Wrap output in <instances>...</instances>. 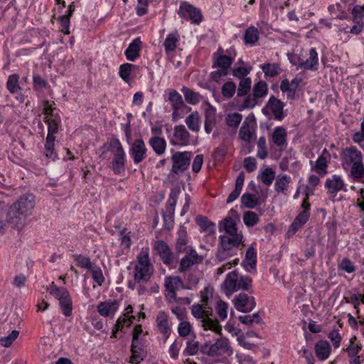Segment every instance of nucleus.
Wrapping results in <instances>:
<instances>
[{
    "mask_svg": "<svg viewBox=\"0 0 364 364\" xmlns=\"http://www.w3.org/2000/svg\"><path fill=\"white\" fill-rule=\"evenodd\" d=\"M213 289L205 287L200 294L202 304H194L191 306L192 315L199 320L204 330H210L221 335L222 326L218 319L213 318V309L209 304V299L213 296Z\"/></svg>",
    "mask_w": 364,
    "mask_h": 364,
    "instance_id": "obj_1",
    "label": "nucleus"
},
{
    "mask_svg": "<svg viewBox=\"0 0 364 364\" xmlns=\"http://www.w3.org/2000/svg\"><path fill=\"white\" fill-rule=\"evenodd\" d=\"M340 156L343 168L345 170L350 168L348 176L355 182H363L364 164L361 151L351 146L343 149Z\"/></svg>",
    "mask_w": 364,
    "mask_h": 364,
    "instance_id": "obj_2",
    "label": "nucleus"
},
{
    "mask_svg": "<svg viewBox=\"0 0 364 364\" xmlns=\"http://www.w3.org/2000/svg\"><path fill=\"white\" fill-rule=\"evenodd\" d=\"M34 208V196L31 194L22 196L11 205L7 213V222L13 227L21 228L26 218Z\"/></svg>",
    "mask_w": 364,
    "mask_h": 364,
    "instance_id": "obj_3",
    "label": "nucleus"
},
{
    "mask_svg": "<svg viewBox=\"0 0 364 364\" xmlns=\"http://www.w3.org/2000/svg\"><path fill=\"white\" fill-rule=\"evenodd\" d=\"M152 273L149 250L143 248L137 256V264L134 267V281L137 283H146L150 279Z\"/></svg>",
    "mask_w": 364,
    "mask_h": 364,
    "instance_id": "obj_4",
    "label": "nucleus"
},
{
    "mask_svg": "<svg viewBox=\"0 0 364 364\" xmlns=\"http://www.w3.org/2000/svg\"><path fill=\"white\" fill-rule=\"evenodd\" d=\"M203 353L209 356L230 355L232 350L226 338L220 337L214 343H206L202 348Z\"/></svg>",
    "mask_w": 364,
    "mask_h": 364,
    "instance_id": "obj_5",
    "label": "nucleus"
},
{
    "mask_svg": "<svg viewBox=\"0 0 364 364\" xmlns=\"http://www.w3.org/2000/svg\"><path fill=\"white\" fill-rule=\"evenodd\" d=\"M192 153L190 151H176L171 156L173 166L171 171L179 174L185 171L189 166Z\"/></svg>",
    "mask_w": 364,
    "mask_h": 364,
    "instance_id": "obj_6",
    "label": "nucleus"
},
{
    "mask_svg": "<svg viewBox=\"0 0 364 364\" xmlns=\"http://www.w3.org/2000/svg\"><path fill=\"white\" fill-rule=\"evenodd\" d=\"M284 103L280 100L272 95L269 99L265 107L262 108V112L264 115L269 116V111H271L275 119L282 121L285 116L284 113Z\"/></svg>",
    "mask_w": 364,
    "mask_h": 364,
    "instance_id": "obj_7",
    "label": "nucleus"
},
{
    "mask_svg": "<svg viewBox=\"0 0 364 364\" xmlns=\"http://www.w3.org/2000/svg\"><path fill=\"white\" fill-rule=\"evenodd\" d=\"M164 287L167 292L166 294V299L169 303L173 302V300L177 299L176 291L180 288H184L183 281L178 276L166 277Z\"/></svg>",
    "mask_w": 364,
    "mask_h": 364,
    "instance_id": "obj_8",
    "label": "nucleus"
},
{
    "mask_svg": "<svg viewBox=\"0 0 364 364\" xmlns=\"http://www.w3.org/2000/svg\"><path fill=\"white\" fill-rule=\"evenodd\" d=\"M178 14L181 18L189 20L195 24H199L203 19L200 10L187 2L181 4Z\"/></svg>",
    "mask_w": 364,
    "mask_h": 364,
    "instance_id": "obj_9",
    "label": "nucleus"
},
{
    "mask_svg": "<svg viewBox=\"0 0 364 364\" xmlns=\"http://www.w3.org/2000/svg\"><path fill=\"white\" fill-rule=\"evenodd\" d=\"M235 309L241 312L248 313L252 311L256 306L255 299L245 293H240L233 299Z\"/></svg>",
    "mask_w": 364,
    "mask_h": 364,
    "instance_id": "obj_10",
    "label": "nucleus"
},
{
    "mask_svg": "<svg viewBox=\"0 0 364 364\" xmlns=\"http://www.w3.org/2000/svg\"><path fill=\"white\" fill-rule=\"evenodd\" d=\"M147 148L141 138L135 139L129 148V154L135 164H138L147 156Z\"/></svg>",
    "mask_w": 364,
    "mask_h": 364,
    "instance_id": "obj_11",
    "label": "nucleus"
},
{
    "mask_svg": "<svg viewBox=\"0 0 364 364\" xmlns=\"http://www.w3.org/2000/svg\"><path fill=\"white\" fill-rule=\"evenodd\" d=\"M242 234L232 235L222 234L219 236V243L224 251H228L234 247H238L242 242Z\"/></svg>",
    "mask_w": 364,
    "mask_h": 364,
    "instance_id": "obj_12",
    "label": "nucleus"
},
{
    "mask_svg": "<svg viewBox=\"0 0 364 364\" xmlns=\"http://www.w3.org/2000/svg\"><path fill=\"white\" fill-rule=\"evenodd\" d=\"M325 188L329 194L336 196L341 191H346V184L342 177L339 175L334 174L331 178H328L325 182Z\"/></svg>",
    "mask_w": 364,
    "mask_h": 364,
    "instance_id": "obj_13",
    "label": "nucleus"
},
{
    "mask_svg": "<svg viewBox=\"0 0 364 364\" xmlns=\"http://www.w3.org/2000/svg\"><path fill=\"white\" fill-rule=\"evenodd\" d=\"M238 276L239 274L235 270L226 275L225 279L221 284V289L226 296H230L237 291Z\"/></svg>",
    "mask_w": 364,
    "mask_h": 364,
    "instance_id": "obj_14",
    "label": "nucleus"
},
{
    "mask_svg": "<svg viewBox=\"0 0 364 364\" xmlns=\"http://www.w3.org/2000/svg\"><path fill=\"white\" fill-rule=\"evenodd\" d=\"M202 259L195 250L190 248L185 257L181 259L178 270L180 272H184L193 265L200 262Z\"/></svg>",
    "mask_w": 364,
    "mask_h": 364,
    "instance_id": "obj_15",
    "label": "nucleus"
},
{
    "mask_svg": "<svg viewBox=\"0 0 364 364\" xmlns=\"http://www.w3.org/2000/svg\"><path fill=\"white\" fill-rule=\"evenodd\" d=\"M119 306V301L117 300H108L100 302L97 310L100 316L104 317L113 316Z\"/></svg>",
    "mask_w": 364,
    "mask_h": 364,
    "instance_id": "obj_16",
    "label": "nucleus"
},
{
    "mask_svg": "<svg viewBox=\"0 0 364 364\" xmlns=\"http://www.w3.org/2000/svg\"><path fill=\"white\" fill-rule=\"evenodd\" d=\"M301 79L298 77L294 78L291 82L288 79H284L281 82L280 90L282 92H286L289 100L295 98L296 90L299 87Z\"/></svg>",
    "mask_w": 364,
    "mask_h": 364,
    "instance_id": "obj_17",
    "label": "nucleus"
},
{
    "mask_svg": "<svg viewBox=\"0 0 364 364\" xmlns=\"http://www.w3.org/2000/svg\"><path fill=\"white\" fill-rule=\"evenodd\" d=\"M218 229L220 232H223V234H228L230 236L242 234V232L239 231L237 228L235 220L230 216L225 217L219 223Z\"/></svg>",
    "mask_w": 364,
    "mask_h": 364,
    "instance_id": "obj_18",
    "label": "nucleus"
},
{
    "mask_svg": "<svg viewBox=\"0 0 364 364\" xmlns=\"http://www.w3.org/2000/svg\"><path fill=\"white\" fill-rule=\"evenodd\" d=\"M154 250L159 255L161 260L166 264H171L173 261V254L168 245L162 241L159 240L154 244Z\"/></svg>",
    "mask_w": 364,
    "mask_h": 364,
    "instance_id": "obj_19",
    "label": "nucleus"
},
{
    "mask_svg": "<svg viewBox=\"0 0 364 364\" xmlns=\"http://www.w3.org/2000/svg\"><path fill=\"white\" fill-rule=\"evenodd\" d=\"M318 65V53L314 48L309 50V57L306 60H299V67L309 70H316Z\"/></svg>",
    "mask_w": 364,
    "mask_h": 364,
    "instance_id": "obj_20",
    "label": "nucleus"
},
{
    "mask_svg": "<svg viewBox=\"0 0 364 364\" xmlns=\"http://www.w3.org/2000/svg\"><path fill=\"white\" fill-rule=\"evenodd\" d=\"M178 237L176 242V248L178 253L188 251L190 246L188 245L187 232L184 226H181L177 232Z\"/></svg>",
    "mask_w": 364,
    "mask_h": 364,
    "instance_id": "obj_21",
    "label": "nucleus"
},
{
    "mask_svg": "<svg viewBox=\"0 0 364 364\" xmlns=\"http://www.w3.org/2000/svg\"><path fill=\"white\" fill-rule=\"evenodd\" d=\"M287 132L282 127H277L272 135L273 143L278 147H283L287 145Z\"/></svg>",
    "mask_w": 364,
    "mask_h": 364,
    "instance_id": "obj_22",
    "label": "nucleus"
},
{
    "mask_svg": "<svg viewBox=\"0 0 364 364\" xmlns=\"http://www.w3.org/2000/svg\"><path fill=\"white\" fill-rule=\"evenodd\" d=\"M141 41L139 38L134 39L126 49L124 53L127 60L134 61L139 56Z\"/></svg>",
    "mask_w": 364,
    "mask_h": 364,
    "instance_id": "obj_23",
    "label": "nucleus"
},
{
    "mask_svg": "<svg viewBox=\"0 0 364 364\" xmlns=\"http://www.w3.org/2000/svg\"><path fill=\"white\" fill-rule=\"evenodd\" d=\"M196 223L200 230L205 232L208 235H215V225L210 221L207 217L198 215L196 219Z\"/></svg>",
    "mask_w": 364,
    "mask_h": 364,
    "instance_id": "obj_24",
    "label": "nucleus"
},
{
    "mask_svg": "<svg viewBox=\"0 0 364 364\" xmlns=\"http://www.w3.org/2000/svg\"><path fill=\"white\" fill-rule=\"evenodd\" d=\"M130 363L132 364L140 363L145 357L144 349L139 342L132 341Z\"/></svg>",
    "mask_w": 364,
    "mask_h": 364,
    "instance_id": "obj_25",
    "label": "nucleus"
},
{
    "mask_svg": "<svg viewBox=\"0 0 364 364\" xmlns=\"http://www.w3.org/2000/svg\"><path fill=\"white\" fill-rule=\"evenodd\" d=\"M347 296L343 297V299L346 303L351 304L353 306V308L356 310V314L359 315L360 309L359 306L360 304L361 301V294L359 293L358 289H353L347 291ZM360 318V316H358Z\"/></svg>",
    "mask_w": 364,
    "mask_h": 364,
    "instance_id": "obj_26",
    "label": "nucleus"
},
{
    "mask_svg": "<svg viewBox=\"0 0 364 364\" xmlns=\"http://www.w3.org/2000/svg\"><path fill=\"white\" fill-rule=\"evenodd\" d=\"M112 168L115 174H119L125 170V152L114 153Z\"/></svg>",
    "mask_w": 364,
    "mask_h": 364,
    "instance_id": "obj_27",
    "label": "nucleus"
},
{
    "mask_svg": "<svg viewBox=\"0 0 364 364\" xmlns=\"http://www.w3.org/2000/svg\"><path fill=\"white\" fill-rule=\"evenodd\" d=\"M174 137L179 141L178 144L186 146L190 143V134L184 125H178L173 129Z\"/></svg>",
    "mask_w": 364,
    "mask_h": 364,
    "instance_id": "obj_28",
    "label": "nucleus"
},
{
    "mask_svg": "<svg viewBox=\"0 0 364 364\" xmlns=\"http://www.w3.org/2000/svg\"><path fill=\"white\" fill-rule=\"evenodd\" d=\"M245 181V173L243 171L240 172L237 176L235 181V189L230 193L228 197L227 203H230L235 201L240 196L241 191L242 189V186Z\"/></svg>",
    "mask_w": 364,
    "mask_h": 364,
    "instance_id": "obj_29",
    "label": "nucleus"
},
{
    "mask_svg": "<svg viewBox=\"0 0 364 364\" xmlns=\"http://www.w3.org/2000/svg\"><path fill=\"white\" fill-rule=\"evenodd\" d=\"M291 181V178L287 174L281 173L277 175L274 183V190L277 193L286 194L288 186Z\"/></svg>",
    "mask_w": 364,
    "mask_h": 364,
    "instance_id": "obj_30",
    "label": "nucleus"
},
{
    "mask_svg": "<svg viewBox=\"0 0 364 364\" xmlns=\"http://www.w3.org/2000/svg\"><path fill=\"white\" fill-rule=\"evenodd\" d=\"M315 352L317 358L321 360H326L331 353L329 343L326 341H319L315 345Z\"/></svg>",
    "mask_w": 364,
    "mask_h": 364,
    "instance_id": "obj_31",
    "label": "nucleus"
},
{
    "mask_svg": "<svg viewBox=\"0 0 364 364\" xmlns=\"http://www.w3.org/2000/svg\"><path fill=\"white\" fill-rule=\"evenodd\" d=\"M301 208L303 210L298 214L294 220L302 226L306 223L310 216V203L308 202V196L303 200Z\"/></svg>",
    "mask_w": 364,
    "mask_h": 364,
    "instance_id": "obj_32",
    "label": "nucleus"
},
{
    "mask_svg": "<svg viewBox=\"0 0 364 364\" xmlns=\"http://www.w3.org/2000/svg\"><path fill=\"white\" fill-rule=\"evenodd\" d=\"M156 325L159 331L162 334L169 335L171 329L168 323V317L164 311H160L156 317Z\"/></svg>",
    "mask_w": 364,
    "mask_h": 364,
    "instance_id": "obj_33",
    "label": "nucleus"
},
{
    "mask_svg": "<svg viewBox=\"0 0 364 364\" xmlns=\"http://www.w3.org/2000/svg\"><path fill=\"white\" fill-rule=\"evenodd\" d=\"M172 120L173 122H176L179 119L183 118L185 114L191 111V107L187 106L183 101L180 104L172 107Z\"/></svg>",
    "mask_w": 364,
    "mask_h": 364,
    "instance_id": "obj_34",
    "label": "nucleus"
},
{
    "mask_svg": "<svg viewBox=\"0 0 364 364\" xmlns=\"http://www.w3.org/2000/svg\"><path fill=\"white\" fill-rule=\"evenodd\" d=\"M149 143L157 155H161L165 152L166 142L164 138L153 136L150 138Z\"/></svg>",
    "mask_w": 364,
    "mask_h": 364,
    "instance_id": "obj_35",
    "label": "nucleus"
},
{
    "mask_svg": "<svg viewBox=\"0 0 364 364\" xmlns=\"http://www.w3.org/2000/svg\"><path fill=\"white\" fill-rule=\"evenodd\" d=\"M244 43L246 45H254L259 40V31L255 26L248 27L244 34Z\"/></svg>",
    "mask_w": 364,
    "mask_h": 364,
    "instance_id": "obj_36",
    "label": "nucleus"
},
{
    "mask_svg": "<svg viewBox=\"0 0 364 364\" xmlns=\"http://www.w3.org/2000/svg\"><path fill=\"white\" fill-rule=\"evenodd\" d=\"M241 203L245 207L250 209H253L260 204L258 197L249 193H245L242 196Z\"/></svg>",
    "mask_w": 364,
    "mask_h": 364,
    "instance_id": "obj_37",
    "label": "nucleus"
},
{
    "mask_svg": "<svg viewBox=\"0 0 364 364\" xmlns=\"http://www.w3.org/2000/svg\"><path fill=\"white\" fill-rule=\"evenodd\" d=\"M188 129L198 132L200 130V115L198 112H192L185 120Z\"/></svg>",
    "mask_w": 364,
    "mask_h": 364,
    "instance_id": "obj_38",
    "label": "nucleus"
},
{
    "mask_svg": "<svg viewBox=\"0 0 364 364\" xmlns=\"http://www.w3.org/2000/svg\"><path fill=\"white\" fill-rule=\"evenodd\" d=\"M178 41L179 36L177 32L168 34L164 42L166 53H168L173 51L176 48Z\"/></svg>",
    "mask_w": 364,
    "mask_h": 364,
    "instance_id": "obj_39",
    "label": "nucleus"
},
{
    "mask_svg": "<svg viewBox=\"0 0 364 364\" xmlns=\"http://www.w3.org/2000/svg\"><path fill=\"white\" fill-rule=\"evenodd\" d=\"M181 91L184 95L186 101L188 104L196 105L201 100V96L198 92H196L188 87H183Z\"/></svg>",
    "mask_w": 364,
    "mask_h": 364,
    "instance_id": "obj_40",
    "label": "nucleus"
},
{
    "mask_svg": "<svg viewBox=\"0 0 364 364\" xmlns=\"http://www.w3.org/2000/svg\"><path fill=\"white\" fill-rule=\"evenodd\" d=\"M257 178L266 186H270L275 178V172L272 168L267 167L258 175Z\"/></svg>",
    "mask_w": 364,
    "mask_h": 364,
    "instance_id": "obj_41",
    "label": "nucleus"
},
{
    "mask_svg": "<svg viewBox=\"0 0 364 364\" xmlns=\"http://www.w3.org/2000/svg\"><path fill=\"white\" fill-rule=\"evenodd\" d=\"M180 188H171L169 197L167 201L166 205V211L167 212H174L175 207L176 205L178 197L180 194Z\"/></svg>",
    "mask_w": 364,
    "mask_h": 364,
    "instance_id": "obj_42",
    "label": "nucleus"
},
{
    "mask_svg": "<svg viewBox=\"0 0 364 364\" xmlns=\"http://www.w3.org/2000/svg\"><path fill=\"white\" fill-rule=\"evenodd\" d=\"M252 85V80L250 77L242 78L239 82L237 94L239 97L247 95L250 90Z\"/></svg>",
    "mask_w": 364,
    "mask_h": 364,
    "instance_id": "obj_43",
    "label": "nucleus"
},
{
    "mask_svg": "<svg viewBox=\"0 0 364 364\" xmlns=\"http://www.w3.org/2000/svg\"><path fill=\"white\" fill-rule=\"evenodd\" d=\"M44 122L48 124V134L47 136H54V134L58 132V127L60 120L58 117L54 118L45 117Z\"/></svg>",
    "mask_w": 364,
    "mask_h": 364,
    "instance_id": "obj_44",
    "label": "nucleus"
},
{
    "mask_svg": "<svg viewBox=\"0 0 364 364\" xmlns=\"http://www.w3.org/2000/svg\"><path fill=\"white\" fill-rule=\"evenodd\" d=\"M55 136H47L45 144V156L53 159L57 157L54 151Z\"/></svg>",
    "mask_w": 364,
    "mask_h": 364,
    "instance_id": "obj_45",
    "label": "nucleus"
},
{
    "mask_svg": "<svg viewBox=\"0 0 364 364\" xmlns=\"http://www.w3.org/2000/svg\"><path fill=\"white\" fill-rule=\"evenodd\" d=\"M59 301V304L60 306V308L63 311V314L65 316H70L72 315L73 312V302L70 296H68L66 297H64Z\"/></svg>",
    "mask_w": 364,
    "mask_h": 364,
    "instance_id": "obj_46",
    "label": "nucleus"
},
{
    "mask_svg": "<svg viewBox=\"0 0 364 364\" xmlns=\"http://www.w3.org/2000/svg\"><path fill=\"white\" fill-rule=\"evenodd\" d=\"M267 84L264 81H259L255 84L252 93L255 97L261 98L267 94Z\"/></svg>",
    "mask_w": 364,
    "mask_h": 364,
    "instance_id": "obj_47",
    "label": "nucleus"
},
{
    "mask_svg": "<svg viewBox=\"0 0 364 364\" xmlns=\"http://www.w3.org/2000/svg\"><path fill=\"white\" fill-rule=\"evenodd\" d=\"M248 120L249 118L245 119L239 132L240 138L245 141H249L252 136V132L250 129V124Z\"/></svg>",
    "mask_w": 364,
    "mask_h": 364,
    "instance_id": "obj_48",
    "label": "nucleus"
},
{
    "mask_svg": "<svg viewBox=\"0 0 364 364\" xmlns=\"http://www.w3.org/2000/svg\"><path fill=\"white\" fill-rule=\"evenodd\" d=\"M18 78L19 76L17 74H13L8 78L6 87L12 94L17 93L18 91L21 90V87L18 85Z\"/></svg>",
    "mask_w": 364,
    "mask_h": 364,
    "instance_id": "obj_49",
    "label": "nucleus"
},
{
    "mask_svg": "<svg viewBox=\"0 0 364 364\" xmlns=\"http://www.w3.org/2000/svg\"><path fill=\"white\" fill-rule=\"evenodd\" d=\"M223 96L226 99L232 98L236 92V85L231 81L226 82L221 89Z\"/></svg>",
    "mask_w": 364,
    "mask_h": 364,
    "instance_id": "obj_50",
    "label": "nucleus"
},
{
    "mask_svg": "<svg viewBox=\"0 0 364 364\" xmlns=\"http://www.w3.org/2000/svg\"><path fill=\"white\" fill-rule=\"evenodd\" d=\"M215 311L221 321H224L228 316V304L223 300L219 299L215 304Z\"/></svg>",
    "mask_w": 364,
    "mask_h": 364,
    "instance_id": "obj_51",
    "label": "nucleus"
},
{
    "mask_svg": "<svg viewBox=\"0 0 364 364\" xmlns=\"http://www.w3.org/2000/svg\"><path fill=\"white\" fill-rule=\"evenodd\" d=\"M328 166V161L323 155L320 156L316 161L313 170L320 175H325L327 173L326 168Z\"/></svg>",
    "mask_w": 364,
    "mask_h": 364,
    "instance_id": "obj_52",
    "label": "nucleus"
},
{
    "mask_svg": "<svg viewBox=\"0 0 364 364\" xmlns=\"http://www.w3.org/2000/svg\"><path fill=\"white\" fill-rule=\"evenodd\" d=\"M242 119V115L241 114L235 112L228 114L225 121L228 127L236 128L239 126Z\"/></svg>",
    "mask_w": 364,
    "mask_h": 364,
    "instance_id": "obj_53",
    "label": "nucleus"
},
{
    "mask_svg": "<svg viewBox=\"0 0 364 364\" xmlns=\"http://www.w3.org/2000/svg\"><path fill=\"white\" fill-rule=\"evenodd\" d=\"M243 221L246 226L253 227L259 222L257 214L252 211H247L243 215Z\"/></svg>",
    "mask_w": 364,
    "mask_h": 364,
    "instance_id": "obj_54",
    "label": "nucleus"
},
{
    "mask_svg": "<svg viewBox=\"0 0 364 364\" xmlns=\"http://www.w3.org/2000/svg\"><path fill=\"white\" fill-rule=\"evenodd\" d=\"M252 279L249 276H238L237 291H249L252 287Z\"/></svg>",
    "mask_w": 364,
    "mask_h": 364,
    "instance_id": "obj_55",
    "label": "nucleus"
},
{
    "mask_svg": "<svg viewBox=\"0 0 364 364\" xmlns=\"http://www.w3.org/2000/svg\"><path fill=\"white\" fill-rule=\"evenodd\" d=\"M232 62V58L225 55H220L218 57L215 65L216 64L220 68L228 70L230 68Z\"/></svg>",
    "mask_w": 364,
    "mask_h": 364,
    "instance_id": "obj_56",
    "label": "nucleus"
},
{
    "mask_svg": "<svg viewBox=\"0 0 364 364\" xmlns=\"http://www.w3.org/2000/svg\"><path fill=\"white\" fill-rule=\"evenodd\" d=\"M339 270L344 271L347 273H353L355 270L353 262L348 257H344L338 264Z\"/></svg>",
    "mask_w": 364,
    "mask_h": 364,
    "instance_id": "obj_57",
    "label": "nucleus"
},
{
    "mask_svg": "<svg viewBox=\"0 0 364 364\" xmlns=\"http://www.w3.org/2000/svg\"><path fill=\"white\" fill-rule=\"evenodd\" d=\"M257 156L260 159H264L267 156V144L264 136L259 137L257 141Z\"/></svg>",
    "mask_w": 364,
    "mask_h": 364,
    "instance_id": "obj_58",
    "label": "nucleus"
},
{
    "mask_svg": "<svg viewBox=\"0 0 364 364\" xmlns=\"http://www.w3.org/2000/svg\"><path fill=\"white\" fill-rule=\"evenodd\" d=\"M18 335L19 331L14 330L9 335L0 338V344L4 347L8 348L18 338Z\"/></svg>",
    "mask_w": 364,
    "mask_h": 364,
    "instance_id": "obj_59",
    "label": "nucleus"
},
{
    "mask_svg": "<svg viewBox=\"0 0 364 364\" xmlns=\"http://www.w3.org/2000/svg\"><path fill=\"white\" fill-rule=\"evenodd\" d=\"M264 73L269 77H275L279 74V66L277 64L266 63L261 65Z\"/></svg>",
    "mask_w": 364,
    "mask_h": 364,
    "instance_id": "obj_60",
    "label": "nucleus"
},
{
    "mask_svg": "<svg viewBox=\"0 0 364 364\" xmlns=\"http://www.w3.org/2000/svg\"><path fill=\"white\" fill-rule=\"evenodd\" d=\"M74 257L78 267L88 270L92 267L90 258L82 255H75Z\"/></svg>",
    "mask_w": 364,
    "mask_h": 364,
    "instance_id": "obj_61",
    "label": "nucleus"
},
{
    "mask_svg": "<svg viewBox=\"0 0 364 364\" xmlns=\"http://www.w3.org/2000/svg\"><path fill=\"white\" fill-rule=\"evenodd\" d=\"M89 271L91 272L92 277L95 282H97L98 285L101 286L105 282V277L101 269L97 266H92Z\"/></svg>",
    "mask_w": 364,
    "mask_h": 364,
    "instance_id": "obj_62",
    "label": "nucleus"
},
{
    "mask_svg": "<svg viewBox=\"0 0 364 364\" xmlns=\"http://www.w3.org/2000/svg\"><path fill=\"white\" fill-rule=\"evenodd\" d=\"M353 26L348 30V28H343V31L345 33H351L353 35H359L363 28V22L359 21H353Z\"/></svg>",
    "mask_w": 364,
    "mask_h": 364,
    "instance_id": "obj_63",
    "label": "nucleus"
},
{
    "mask_svg": "<svg viewBox=\"0 0 364 364\" xmlns=\"http://www.w3.org/2000/svg\"><path fill=\"white\" fill-rule=\"evenodd\" d=\"M134 67V65L130 63H124L119 67V76L126 82L129 80L132 68Z\"/></svg>",
    "mask_w": 364,
    "mask_h": 364,
    "instance_id": "obj_64",
    "label": "nucleus"
}]
</instances>
